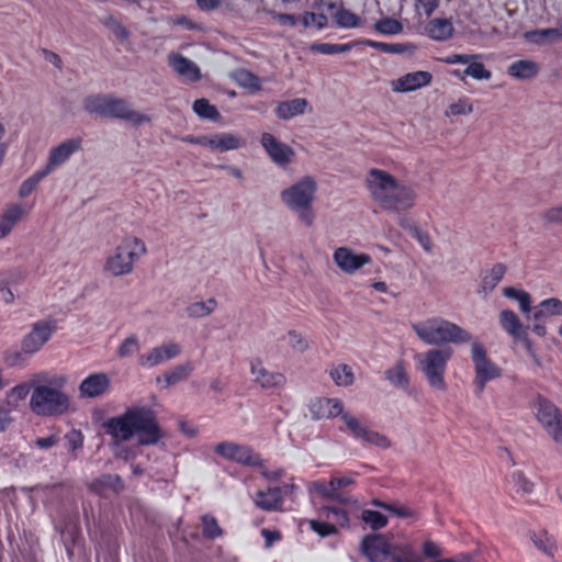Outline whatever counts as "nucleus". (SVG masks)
Listing matches in <instances>:
<instances>
[{"instance_id": "obj_1", "label": "nucleus", "mask_w": 562, "mask_h": 562, "mask_svg": "<svg viewBox=\"0 0 562 562\" xmlns=\"http://www.w3.org/2000/svg\"><path fill=\"white\" fill-rule=\"evenodd\" d=\"M103 428L116 441H128L136 435L142 446L156 445L162 437L156 413L146 406L127 408L124 414L105 420Z\"/></svg>"}, {"instance_id": "obj_2", "label": "nucleus", "mask_w": 562, "mask_h": 562, "mask_svg": "<svg viewBox=\"0 0 562 562\" xmlns=\"http://www.w3.org/2000/svg\"><path fill=\"white\" fill-rule=\"evenodd\" d=\"M367 187L373 201L384 211L401 213L416 204V191L398 182L391 173L372 168L368 172Z\"/></svg>"}, {"instance_id": "obj_3", "label": "nucleus", "mask_w": 562, "mask_h": 562, "mask_svg": "<svg viewBox=\"0 0 562 562\" xmlns=\"http://www.w3.org/2000/svg\"><path fill=\"white\" fill-rule=\"evenodd\" d=\"M41 383L33 385L30 408L37 416H60L68 412L70 397L64 392L65 375L42 376Z\"/></svg>"}, {"instance_id": "obj_4", "label": "nucleus", "mask_w": 562, "mask_h": 562, "mask_svg": "<svg viewBox=\"0 0 562 562\" xmlns=\"http://www.w3.org/2000/svg\"><path fill=\"white\" fill-rule=\"evenodd\" d=\"M414 333L426 345L465 344L472 336L459 325L441 317H431L412 325Z\"/></svg>"}, {"instance_id": "obj_5", "label": "nucleus", "mask_w": 562, "mask_h": 562, "mask_svg": "<svg viewBox=\"0 0 562 562\" xmlns=\"http://www.w3.org/2000/svg\"><path fill=\"white\" fill-rule=\"evenodd\" d=\"M147 252L145 243L136 236H125L104 263V270L113 277H122L133 271L135 262Z\"/></svg>"}, {"instance_id": "obj_6", "label": "nucleus", "mask_w": 562, "mask_h": 562, "mask_svg": "<svg viewBox=\"0 0 562 562\" xmlns=\"http://www.w3.org/2000/svg\"><path fill=\"white\" fill-rule=\"evenodd\" d=\"M315 192L316 182L312 177H304L281 192L282 202L295 212L306 226H312L314 223L315 215L312 210V202Z\"/></svg>"}, {"instance_id": "obj_7", "label": "nucleus", "mask_w": 562, "mask_h": 562, "mask_svg": "<svg viewBox=\"0 0 562 562\" xmlns=\"http://www.w3.org/2000/svg\"><path fill=\"white\" fill-rule=\"evenodd\" d=\"M452 357L451 348H435L414 356L416 368L420 371L428 384L438 391H446L445 380L447 366Z\"/></svg>"}, {"instance_id": "obj_8", "label": "nucleus", "mask_w": 562, "mask_h": 562, "mask_svg": "<svg viewBox=\"0 0 562 562\" xmlns=\"http://www.w3.org/2000/svg\"><path fill=\"white\" fill-rule=\"evenodd\" d=\"M531 409L546 434L555 443L562 445V411L541 394H538L532 401Z\"/></svg>"}, {"instance_id": "obj_9", "label": "nucleus", "mask_w": 562, "mask_h": 562, "mask_svg": "<svg viewBox=\"0 0 562 562\" xmlns=\"http://www.w3.org/2000/svg\"><path fill=\"white\" fill-rule=\"evenodd\" d=\"M472 361L475 368L473 384L480 395L488 381L501 376V369L487 357L485 348L477 341L472 344Z\"/></svg>"}, {"instance_id": "obj_10", "label": "nucleus", "mask_w": 562, "mask_h": 562, "mask_svg": "<svg viewBox=\"0 0 562 562\" xmlns=\"http://www.w3.org/2000/svg\"><path fill=\"white\" fill-rule=\"evenodd\" d=\"M214 450L218 456L236 463L251 468L263 467V460L249 446L223 441L217 443Z\"/></svg>"}, {"instance_id": "obj_11", "label": "nucleus", "mask_w": 562, "mask_h": 562, "mask_svg": "<svg viewBox=\"0 0 562 562\" xmlns=\"http://www.w3.org/2000/svg\"><path fill=\"white\" fill-rule=\"evenodd\" d=\"M339 417L344 422L348 432L355 439L361 440L362 442H364L367 445L375 446L379 448H389L390 447V445H391L390 440L385 436L379 434L378 431L370 429L368 426L362 424L353 415H351L342 409V414H340Z\"/></svg>"}, {"instance_id": "obj_12", "label": "nucleus", "mask_w": 562, "mask_h": 562, "mask_svg": "<svg viewBox=\"0 0 562 562\" xmlns=\"http://www.w3.org/2000/svg\"><path fill=\"white\" fill-rule=\"evenodd\" d=\"M56 321H40L33 324L32 330L23 338L22 349L32 355L37 352L56 331Z\"/></svg>"}, {"instance_id": "obj_13", "label": "nucleus", "mask_w": 562, "mask_h": 562, "mask_svg": "<svg viewBox=\"0 0 562 562\" xmlns=\"http://www.w3.org/2000/svg\"><path fill=\"white\" fill-rule=\"evenodd\" d=\"M105 117L123 120L134 126L150 122L149 115L133 110L126 100L114 95H111Z\"/></svg>"}, {"instance_id": "obj_14", "label": "nucleus", "mask_w": 562, "mask_h": 562, "mask_svg": "<svg viewBox=\"0 0 562 562\" xmlns=\"http://www.w3.org/2000/svg\"><path fill=\"white\" fill-rule=\"evenodd\" d=\"M392 544L381 533L367 535L361 541V551L370 562H385Z\"/></svg>"}, {"instance_id": "obj_15", "label": "nucleus", "mask_w": 562, "mask_h": 562, "mask_svg": "<svg viewBox=\"0 0 562 562\" xmlns=\"http://www.w3.org/2000/svg\"><path fill=\"white\" fill-rule=\"evenodd\" d=\"M260 144L270 159L280 167L288 166L295 155L291 146L280 142L270 133L261 135Z\"/></svg>"}, {"instance_id": "obj_16", "label": "nucleus", "mask_w": 562, "mask_h": 562, "mask_svg": "<svg viewBox=\"0 0 562 562\" xmlns=\"http://www.w3.org/2000/svg\"><path fill=\"white\" fill-rule=\"evenodd\" d=\"M181 353V347L177 342L169 341L155 347L138 358V364L143 368H154L168 360L178 357Z\"/></svg>"}, {"instance_id": "obj_17", "label": "nucleus", "mask_w": 562, "mask_h": 562, "mask_svg": "<svg viewBox=\"0 0 562 562\" xmlns=\"http://www.w3.org/2000/svg\"><path fill=\"white\" fill-rule=\"evenodd\" d=\"M334 262L346 273H353L367 263L371 262L368 254H356L348 247H339L334 251Z\"/></svg>"}, {"instance_id": "obj_18", "label": "nucleus", "mask_w": 562, "mask_h": 562, "mask_svg": "<svg viewBox=\"0 0 562 562\" xmlns=\"http://www.w3.org/2000/svg\"><path fill=\"white\" fill-rule=\"evenodd\" d=\"M81 138H69L54 147L49 151L48 160L44 167L45 171L49 175L57 167L65 164L71 155L77 153L81 148Z\"/></svg>"}, {"instance_id": "obj_19", "label": "nucleus", "mask_w": 562, "mask_h": 562, "mask_svg": "<svg viewBox=\"0 0 562 562\" xmlns=\"http://www.w3.org/2000/svg\"><path fill=\"white\" fill-rule=\"evenodd\" d=\"M111 380L106 373H92L85 378L78 387L81 398L101 397L110 391Z\"/></svg>"}, {"instance_id": "obj_20", "label": "nucleus", "mask_w": 562, "mask_h": 562, "mask_svg": "<svg viewBox=\"0 0 562 562\" xmlns=\"http://www.w3.org/2000/svg\"><path fill=\"white\" fill-rule=\"evenodd\" d=\"M250 373L254 382L265 390L281 387L286 381L284 374L266 369L259 358L250 361Z\"/></svg>"}, {"instance_id": "obj_21", "label": "nucleus", "mask_w": 562, "mask_h": 562, "mask_svg": "<svg viewBox=\"0 0 562 562\" xmlns=\"http://www.w3.org/2000/svg\"><path fill=\"white\" fill-rule=\"evenodd\" d=\"M431 81V72L425 70L413 71L392 81V90L401 93L412 92L429 86Z\"/></svg>"}, {"instance_id": "obj_22", "label": "nucleus", "mask_w": 562, "mask_h": 562, "mask_svg": "<svg viewBox=\"0 0 562 562\" xmlns=\"http://www.w3.org/2000/svg\"><path fill=\"white\" fill-rule=\"evenodd\" d=\"M344 404L339 398L317 397L311 401L308 411L312 419L335 418L342 414Z\"/></svg>"}, {"instance_id": "obj_23", "label": "nucleus", "mask_w": 562, "mask_h": 562, "mask_svg": "<svg viewBox=\"0 0 562 562\" xmlns=\"http://www.w3.org/2000/svg\"><path fill=\"white\" fill-rule=\"evenodd\" d=\"M499 324L505 331L516 340H521L530 349L531 342L527 336V330L522 327L518 316L512 310H503L499 314Z\"/></svg>"}, {"instance_id": "obj_24", "label": "nucleus", "mask_w": 562, "mask_h": 562, "mask_svg": "<svg viewBox=\"0 0 562 562\" xmlns=\"http://www.w3.org/2000/svg\"><path fill=\"white\" fill-rule=\"evenodd\" d=\"M169 64L177 74L191 82H196L201 79V71L199 66L181 54H170Z\"/></svg>"}, {"instance_id": "obj_25", "label": "nucleus", "mask_w": 562, "mask_h": 562, "mask_svg": "<svg viewBox=\"0 0 562 562\" xmlns=\"http://www.w3.org/2000/svg\"><path fill=\"white\" fill-rule=\"evenodd\" d=\"M282 490L280 487H269L266 491H258L254 496L255 505L265 510H279L282 506Z\"/></svg>"}, {"instance_id": "obj_26", "label": "nucleus", "mask_w": 562, "mask_h": 562, "mask_svg": "<svg viewBox=\"0 0 562 562\" xmlns=\"http://www.w3.org/2000/svg\"><path fill=\"white\" fill-rule=\"evenodd\" d=\"M313 490L325 499L335 501L344 505H356L357 501L338 492L333 479L329 482L315 481Z\"/></svg>"}, {"instance_id": "obj_27", "label": "nucleus", "mask_w": 562, "mask_h": 562, "mask_svg": "<svg viewBox=\"0 0 562 562\" xmlns=\"http://www.w3.org/2000/svg\"><path fill=\"white\" fill-rule=\"evenodd\" d=\"M425 31L431 40L445 42L452 37L454 29L451 20L436 18L427 23Z\"/></svg>"}, {"instance_id": "obj_28", "label": "nucleus", "mask_w": 562, "mask_h": 562, "mask_svg": "<svg viewBox=\"0 0 562 562\" xmlns=\"http://www.w3.org/2000/svg\"><path fill=\"white\" fill-rule=\"evenodd\" d=\"M89 488L99 495L104 494L108 490L120 493L124 490V483L117 474H102L90 483Z\"/></svg>"}, {"instance_id": "obj_29", "label": "nucleus", "mask_w": 562, "mask_h": 562, "mask_svg": "<svg viewBox=\"0 0 562 562\" xmlns=\"http://www.w3.org/2000/svg\"><path fill=\"white\" fill-rule=\"evenodd\" d=\"M506 273V266L504 263L494 265L491 270L485 271L482 276V280L480 283L479 293L483 292L484 294L491 293L497 284L502 281Z\"/></svg>"}, {"instance_id": "obj_30", "label": "nucleus", "mask_w": 562, "mask_h": 562, "mask_svg": "<svg viewBox=\"0 0 562 562\" xmlns=\"http://www.w3.org/2000/svg\"><path fill=\"white\" fill-rule=\"evenodd\" d=\"M306 106V99L296 98L290 101L280 102L276 108V114L281 120H290L296 115L303 114Z\"/></svg>"}, {"instance_id": "obj_31", "label": "nucleus", "mask_w": 562, "mask_h": 562, "mask_svg": "<svg viewBox=\"0 0 562 562\" xmlns=\"http://www.w3.org/2000/svg\"><path fill=\"white\" fill-rule=\"evenodd\" d=\"M24 211L18 204L9 205L0 217V238L7 236L14 225L22 218Z\"/></svg>"}, {"instance_id": "obj_32", "label": "nucleus", "mask_w": 562, "mask_h": 562, "mask_svg": "<svg viewBox=\"0 0 562 562\" xmlns=\"http://www.w3.org/2000/svg\"><path fill=\"white\" fill-rule=\"evenodd\" d=\"M526 40L529 43L536 45H544L558 41H562V27L558 29H541L529 31L525 34Z\"/></svg>"}, {"instance_id": "obj_33", "label": "nucleus", "mask_w": 562, "mask_h": 562, "mask_svg": "<svg viewBox=\"0 0 562 562\" xmlns=\"http://www.w3.org/2000/svg\"><path fill=\"white\" fill-rule=\"evenodd\" d=\"M363 44L387 54H412L416 50V45L412 43H383L373 40H364Z\"/></svg>"}, {"instance_id": "obj_34", "label": "nucleus", "mask_w": 562, "mask_h": 562, "mask_svg": "<svg viewBox=\"0 0 562 562\" xmlns=\"http://www.w3.org/2000/svg\"><path fill=\"white\" fill-rule=\"evenodd\" d=\"M551 315L562 316V301L560 299L550 297L541 301L535 307L532 318L535 322H537Z\"/></svg>"}, {"instance_id": "obj_35", "label": "nucleus", "mask_w": 562, "mask_h": 562, "mask_svg": "<svg viewBox=\"0 0 562 562\" xmlns=\"http://www.w3.org/2000/svg\"><path fill=\"white\" fill-rule=\"evenodd\" d=\"M389 558L391 562H423L422 557L409 543L393 544Z\"/></svg>"}, {"instance_id": "obj_36", "label": "nucleus", "mask_w": 562, "mask_h": 562, "mask_svg": "<svg viewBox=\"0 0 562 562\" xmlns=\"http://www.w3.org/2000/svg\"><path fill=\"white\" fill-rule=\"evenodd\" d=\"M539 71L537 63L529 59H521L513 63L508 67V75L517 79L533 78Z\"/></svg>"}, {"instance_id": "obj_37", "label": "nucleus", "mask_w": 562, "mask_h": 562, "mask_svg": "<svg viewBox=\"0 0 562 562\" xmlns=\"http://www.w3.org/2000/svg\"><path fill=\"white\" fill-rule=\"evenodd\" d=\"M111 95L106 94H92L83 99V109L88 113H94L102 117L106 116L108 108L110 104Z\"/></svg>"}, {"instance_id": "obj_38", "label": "nucleus", "mask_w": 562, "mask_h": 562, "mask_svg": "<svg viewBox=\"0 0 562 562\" xmlns=\"http://www.w3.org/2000/svg\"><path fill=\"white\" fill-rule=\"evenodd\" d=\"M192 371L193 364L189 361L182 364H178L172 369L166 371L162 375V379L165 381L164 387H169L187 380L192 373Z\"/></svg>"}, {"instance_id": "obj_39", "label": "nucleus", "mask_w": 562, "mask_h": 562, "mask_svg": "<svg viewBox=\"0 0 562 562\" xmlns=\"http://www.w3.org/2000/svg\"><path fill=\"white\" fill-rule=\"evenodd\" d=\"M385 378L395 387L408 389L409 376L406 372L405 362L400 360L396 364L385 371Z\"/></svg>"}, {"instance_id": "obj_40", "label": "nucleus", "mask_w": 562, "mask_h": 562, "mask_svg": "<svg viewBox=\"0 0 562 562\" xmlns=\"http://www.w3.org/2000/svg\"><path fill=\"white\" fill-rule=\"evenodd\" d=\"M213 140V150H220L221 153L237 149L244 145L243 139L232 133L215 134Z\"/></svg>"}, {"instance_id": "obj_41", "label": "nucleus", "mask_w": 562, "mask_h": 562, "mask_svg": "<svg viewBox=\"0 0 562 562\" xmlns=\"http://www.w3.org/2000/svg\"><path fill=\"white\" fill-rule=\"evenodd\" d=\"M217 306V301L211 297L206 301L191 303L187 308V315L191 318H202L212 314Z\"/></svg>"}, {"instance_id": "obj_42", "label": "nucleus", "mask_w": 562, "mask_h": 562, "mask_svg": "<svg viewBox=\"0 0 562 562\" xmlns=\"http://www.w3.org/2000/svg\"><path fill=\"white\" fill-rule=\"evenodd\" d=\"M329 375L338 386H350L353 384L355 375L348 364H338L329 370Z\"/></svg>"}, {"instance_id": "obj_43", "label": "nucleus", "mask_w": 562, "mask_h": 562, "mask_svg": "<svg viewBox=\"0 0 562 562\" xmlns=\"http://www.w3.org/2000/svg\"><path fill=\"white\" fill-rule=\"evenodd\" d=\"M531 540L539 550H541L542 552L550 557H552L554 551L557 550V542L554 538L548 533L547 530H539L538 532H532Z\"/></svg>"}, {"instance_id": "obj_44", "label": "nucleus", "mask_w": 562, "mask_h": 562, "mask_svg": "<svg viewBox=\"0 0 562 562\" xmlns=\"http://www.w3.org/2000/svg\"><path fill=\"white\" fill-rule=\"evenodd\" d=\"M193 111L198 116L204 120L210 121H218L221 119V114L215 105L211 104L209 100L202 98L198 99L193 102L192 106Z\"/></svg>"}, {"instance_id": "obj_45", "label": "nucleus", "mask_w": 562, "mask_h": 562, "mask_svg": "<svg viewBox=\"0 0 562 562\" xmlns=\"http://www.w3.org/2000/svg\"><path fill=\"white\" fill-rule=\"evenodd\" d=\"M504 296L516 300L522 313H529L531 308V296L524 290L514 286H506L503 289Z\"/></svg>"}, {"instance_id": "obj_46", "label": "nucleus", "mask_w": 562, "mask_h": 562, "mask_svg": "<svg viewBox=\"0 0 562 562\" xmlns=\"http://www.w3.org/2000/svg\"><path fill=\"white\" fill-rule=\"evenodd\" d=\"M202 535L205 539L214 540L223 536V529L218 526L217 519L209 514L201 517Z\"/></svg>"}, {"instance_id": "obj_47", "label": "nucleus", "mask_w": 562, "mask_h": 562, "mask_svg": "<svg viewBox=\"0 0 562 562\" xmlns=\"http://www.w3.org/2000/svg\"><path fill=\"white\" fill-rule=\"evenodd\" d=\"M353 43L333 44V43H314L311 50L324 55H336L349 52L353 47Z\"/></svg>"}, {"instance_id": "obj_48", "label": "nucleus", "mask_w": 562, "mask_h": 562, "mask_svg": "<svg viewBox=\"0 0 562 562\" xmlns=\"http://www.w3.org/2000/svg\"><path fill=\"white\" fill-rule=\"evenodd\" d=\"M48 173L45 171V169H41L35 171L31 177H29L26 180H24L19 189V196L20 198H26L29 196L33 191L36 190L38 183L47 177Z\"/></svg>"}, {"instance_id": "obj_49", "label": "nucleus", "mask_w": 562, "mask_h": 562, "mask_svg": "<svg viewBox=\"0 0 562 562\" xmlns=\"http://www.w3.org/2000/svg\"><path fill=\"white\" fill-rule=\"evenodd\" d=\"M362 521L368 525L372 530H380L387 525V517L380 512L372 509H364L361 513Z\"/></svg>"}, {"instance_id": "obj_50", "label": "nucleus", "mask_w": 562, "mask_h": 562, "mask_svg": "<svg viewBox=\"0 0 562 562\" xmlns=\"http://www.w3.org/2000/svg\"><path fill=\"white\" fill-rule=\"evenodd\" d=\"M374 30L383 35H396L403 32V25L393 18H383L374 23Z\"/></svg>"}, {"instance_id": "obj_51", "label": "nucleus", "mask_w": 562, "mask_h": 562, "mask_svg": "<svg viewBox=\"0 0 562 562\" xmlns=\"http://www.w3.org/2000/svg\"><path fill=\"white\" fill-rule=\"evenodd\" d=\"M479 60L480 59H471V61L467 64L468 67L463 70V75L476 80L491 79L492 72Z\"/></svg>"}, {"instance_id": "obj_52", "label": "nucleus", "mask_w": 562, "mask_h": 562, "mask_svg": "<svg viewBox=\"0 0 562 562\" xmlns=\"http://www.w3.org/2000/svg\"><path fill=\"white\" fill-rule=\"evenodd\" d=\"M335 21L338 26L345 29L357 27L360 24V18L347 9H339L335 13Z\"/></svg>"}, {"instance_id": "obj_53", "label": "nucleus", "mask_w": 562, "mask_h": 562, "mask_svg": "<svg viewBox=\"0 0 562 562\" xmlns=\"http://www.w3.org/2000/svg\"><path fill=\"white\" fill-rule=\"evenodd\" d=\"M103 25L120 41L125 42L130 37L128 30L115 18L108 16L103 21Z\"/></svg>"}, {"instance_id": "obj_54", "label": "nucleus", "mask_w": 562, "mask_h": 562, "mask_svg": "<svg viewBox=\"0 0 562 562\" xmlns=\"http://www.w3.org/2000/svg\"><path fill=\"white\" fill-rule=\"evenodd\" d=\"M512 482L517 493L529 495L533 492L535 484L521 471L513 472Z\"/></svg>"}, {"instance_id": "obj_55", "label": "nucleus", "mask_w": 562, "mask_h": 562, "mask_svg": "<svg viewBox=\"0 0 562 562\" xmlns=\"http://www.w3.org/2000/svg\"><path fill=\"white\" fill-rule=\"evenodd\" d=\"M322 510L328 519L334 520L340 527L349 526V516L345 509L336 506H324Z\"/></svg>"}, {"instance_id": "obj_56", "label": "nucleus", "mask_w": 562, "mask_h": 562, "mask_svg": "<svg viewBox=\"0 0 562 562\" xmlns=\"http://www.w3.org/2000/svg\"><path fill=\"white\" fill-rule=\"evenodd\" d=\"M139 350V341L136 335H131L123 340L116 350L120 358H126Z\"/></svg>"}, {"instance_id": "obj_57", "label": "nucleus", "mask_w": 562, "mask_h": 562, "mask_svg": "<svg viewBox=\"0 0 562 562\" xmlns=\"http://www.w3.org/2000/svg\"><path fill=\"white\" fill-rule=\"evenodd\" d=\"M301 22L304 27L315 26L317 30H322L327 26L328 20L323 13L305 12L301 18Z\"/></svg>"}, {"instance_id": "obj_58", "label": "nucleus", "mask_w": 562, "mask_h": 562, "mask_svg": "<svg viewBox=\"0 0 562 562\" xmlns=\"http://www.w3.org/2000/svg\"><path fill=\"white\" fill-rule=\"evenodd\" d=\"M32 355L31 352H24L21 350H7L4 352V362L9 367H22L27 361V356Z\"/></svg>"}, {"instance_id": "obj_59", "label": "nucleus", "mask_w": 562, "mask_h": 562, "mask_svg": "<svg viewBox=\"0 0 562 562\" xmlns=\"http://www.w3.org/2000/svg\"><path fill=\"white\" fill-rule=\"evenodd\" d=\"M473 106L468 98H461L457 102L451 103L448 108V115H467L472 113Z\"/></svg>"}, {"instance_id": "obj_60", "label": "nucleus", "mask_w": 562, "mask_h": 562, "mask_svg": "<svg viewBox=\"0 0 562 562\" xmlns=\"http://www.w3.org/2000/svg\"><path fill=\"white\" fill-rule=\"evenodd\" d=\"M310 526L311 529L321 537L331 536L337 532V528L335 527V525L325 521L311 520Z\"/></svg>"}, {"instance_id": "obj_61", "label": "nucleus", "mask_w": 562, "mask_h": 562, "mask_svg": "<svg viewBox=\"0 0 562 562\" xmlns=\"http://www.w3.org/2000/svg\"><path fill=\"white\" fill-rule=\"evenodd\" d=\"M471 59H481V55L477 54H450L443 57L441 60L448 65L462 64L467 65Z\"/></svg>"}, {"instance_id": "obj_62", "label": "nucleus", "mask_w": 562, "mask_h": 562, "mask_svg": "<svg viewBox=\"0 0 562 562\" xmlns=\"http://www.w3.org/2000/svg\"><path fill=\"white\" fill-rule=\"evenodd\" d=\"M442 549L439 544L431 540H426L423 543V554L428 559H436L439 560V558L442 555Z\"/></svg>"}, {"instance_id": "obj_63", "label": "nucleus", "mask_w": 562, "mask_h": 562, "mask_svg": "<svg viewBox=\"0 0 562 562\" xmlns=\"http://www.w3.org/2000/svg\"><path fill=\"white\" fill-rule=\"evenodd\" d=\"M288 337H289V345L293 349H295L300 352H303L307 349L308 345H307L306 340L297 331L290 330L288 333Z\"/></svg>"}, {"instance_id": "obj_64", "label": "nucleus", "mask_w": 562, "mask_h": 562, "mask_svg": "<svg viewBox=\"0 0 562 562\" xmlns=\"http://www.w3.org/2000/svg\"><path fill=\"white\" fill-rule=\"evenodd\" d=\"M543 218L546 222L555 225H562V203L546 211Z\"/></svg>"}]
</instances>
